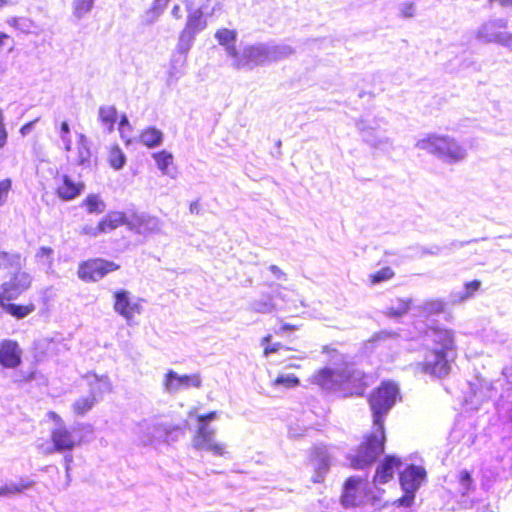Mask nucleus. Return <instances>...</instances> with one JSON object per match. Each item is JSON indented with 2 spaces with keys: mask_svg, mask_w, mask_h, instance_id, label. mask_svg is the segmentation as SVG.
Returning <instances> with one entry per match:
<instances>
[{
  "mask_svg": "<svg viewBox=\"0 0 512 512\" xmlns=\"http://www.w3.org/2000/svg\"><path fill=\"white\" fill-rule=\"evenodd\" d=\"M399 389L392 382H384L372 392L369 398L373 414V431L358 447L354 454L349 455L350 465L354 469H364L373 464L384 451L385 433L384 418L394 406Z\"/></svg>",
  "mask_w": 512,
  "mask_h": 512,
  "instance_id": "nucleus-1",
  "label": "nucleus"
},
{
  "mask_svg": "<svg viewBox=\"0 0 512 512\" xmlns=\"http://www.w3.org/2000/svg\"><path fill=\"white\" fill-rule=\"evenodd\" d=\"M313 382L323 389L349 394L361 393L366 385L362 372L352 367L321 369L313 376Z\"/></svg>",
  "mask_w": 512,
  "mask_h": 512,
  "instance_id": "nucleus-2",
  "label": "nucleus"
},
{
  "mask_svg": "<svg viewBox=\"0 0 512 512\" xmlns=\"http://www.w3.org/2000/svg\"><path fill=\"white\" fill-rule=\"evenodd\" d=\"M415 146L449 164L461 162L467 157V149L448 135L429 134L419 139Z\"/></svg>",
  "mask_w": 512,
  "mask_h": 512,
  "instance_id": "nucleus-3",
  "label": "nucleus"
},
{
  "mask_svg": "<svg viewBox=\"0 0 512 512\" xmlns=\"http://www.w3.org/2000/svg\"><path fill=\"white\" fill-rule=\"evenodd\" d=\"M176 430L178 428L169 423L143 420L135 426L134 433L137 441L146 446L155 441L168 442L171 434Z\"/></svg>",
  "mask_w": 512,
  "mask_h": 512,
  "instance_id": "nucleus-4",
  "label": "nucleus"
},
{
  "mask_svg": "<svg viewBox=\"0 0 512 512\" xmlns=\"http://www.w3.org/2000/svg\"><path fill=\"white\" fill-rule=\"evenodd\" d=\"M196 35L183 29L178 37L177 44L171 60V67L167 79V84L172 85L184 75L183 67L186 64L187 54L192 48Z\"/></svg>",
  "mask_w": 512,
  "mask_h": 512,
  "instance_id": "nucleus-5",
  "label": "nucleus"
},
{
  "mask_svg": "<svg viewBox=\"0 0 512 512\" xmlns=\"http://www.w3.org/2000/svg\"><path fill=\"white\" fill-rule=\"evenodd\" d=\"M49 415L56 422L55 427L51 430V440L56 451H71L81 444L80 431L75 427L68 428L56 413L50 412Z\"/></svg>",
  "mask_w": 512,
  "mask_h": 512,
  "instance_id": "nucleus-6",
  "label": "nucleus"
},
{
  "mask_svg": "<svg viewBox=\"0 0 512 512\" xmlns=\"http://www.w3.org/2000/svg\"><path fill=\"white\" fill-rule=\"evenodd\" d=\"M267 54V44L249 45L241 52L238 51L237 56L231 61L230 65L236 70H252L254 67L268 62Z\"/></svg>",
  "mask_w": 512,
  "mask_h": 512,
  "instance_id": "nucleus-7",
  "label": "nucleus"
},
{
  "mask_svg": "<svg viewBox=\"0 0 512 512\" xmlns=\"http://www.w3.org/2000/svg\"><path fill=\"white\" fill-rule=\"evenodd\" d=\"M453 357L454 354L433 348L427 352L424 362L418 364V366L421 367L424 373L442 378L449 374Z\"/></svg>",
  "mask_w": 512,
  "mask_h": 512,
  "instance_id": "nucleus-8",
  "label": "nucleus"
},
{
  "mask_svg": "<svg viewBox=\"0 0 512 512\" xmlns=\"http://www.w3.org/2000/svg\"><path fill=\"white\" fill-rule=\"evenodd\" d=\"M193 447L197 450L210 452L214 456H225L226 445L216 440V431L208 424L198 425L192 439Z\"/></svg>",
  "mask_w": 512,
  "mask_h": 512,
  "instance_id": "nucleus-9",
  "label": "nucleus"
},
{
  "mask_svg": "<svg viewBox=\"0 0 512 512\" xmlns=\"http://www.w3.org/2000/svg\"><path fill=\"white\" fill-rule=\"evenodd\" d=\"M424 468L411 465L400 475V483L405 495L399 500L402 506H410L414 500V494L425 481Z\"/></svg>",
  "mask_w": 512,
  "mask_h": 512,
  "instance_id": "nucleus-10",
  "label": "nucleus"
},
{
  "mask_svg": "<svg viewBox=\"0 0 512 512\" xmlns=\"http://www.w3.org/2000/svg\"><path fill=\"white\" fill-rule=\"evenodd\" d=\"M507 26L505 19H494L482 24L477 32L476 38L484 43H499L505 47H509L512 41V35L507 32H501Z\"/></svg>",
  "mask_w": 512,
  "mask_h": 512,
  "instance_id": "nucleus-11",
  "label": "nucleus"
},
{
  "mask_svg": "<svg viewBox=\"0 0 512 512\" xmlns=\"http://www.w3.org/2000/svg\"><path fill=\"white\" fill-rule=\"evenodd\" d=\"M357 129L365 143L375 149H384L392 144L391 139L384 130L379 129L377 122L369 120H360L356 124Z\"/></svg>",
  "mask_w": 512,
  "mask_h": 512,
  "instance_id": "nucleus-12",
  "label": "nucleus"
},
{
  "mask_svg": "<svg viewBox=\"0 0 512 512\" xmlns=\"http://www.w3.org/2000/svg\"><path fill=\"white\" fill-rule=\"evenodd\" d=\"M32 278L27 272H17L0 286V305L16 299L31 286Z\"/></svg>",
  "mask_w": 512,
  "mask_h": 512,
  "instance_id": "nucleus-13",
  "label": "nucleus"
},
{
  "mask_svg": "<svg viewBox=\"0 0 512 512\" xmlns=\"http://www.w3.org/2000/svg\"><path fill=\"white\" fill-rule=\"evenodd\" d=\"M202 380L199 374L179 375L174 370H168L164 375L163 388L169 394H175L190 387L199 388Z\"/></svg>",
  "mask_w": 512,
  "mask_h": 512,
  "instance_id": "nucleus-14",
  "label": "nucleus"
},
{
  "mask_svg": "<svg viewBox=\"0 0 512 512\" xmlns=\"http://www.w3.org/2000/svg\"><path fill=\"white\" fill-rule=\"evenodd\" d=\"M119 268L114 262L103 259H94L85 262L79 267V277L85 281H98L107 273L115 271Z\"/></svg>",
  "mask_w": 512,
  "mask_h": 512,
  "instance_id": "nucleus-15",
  "label": "nucleus"
},
{
  "mask_svg": "<svg viewBox=\"0 0 512 512\" xmlns=\"http://www.w3.org/2000/svg\"><path fill=\"white\" fill-rule=\"evenodd\" d=\"M366 485L365 479L361 477L352 476L348 478L341 497L342 504L345 507H350L363 503L366 498Z\"/></svg>",
  "mask_w": 512,
  "mask_h": 512,
  "instance_id": "nucleus-16",
  "label": "nucleus"
},
{
  "mask_svg": "<svg viewBox=\"0 0 512 512\" xmlns=\"http://www.w3.org/2000/svg\"><path fill=\"white\" fill-rule=\"evenodd\" d=\"M114 311L125 318L131 320L136 314H140L142 307L140 299L133 300L131 293L121 289L114 293Z\"/></svg>",
  "mask_w": 512,
  "mask_h": 512,
  "instance_id": "nucleus-17",
  "label": "nucleus"
},
{
  "mask_svg": "<svg viewBox=\"0 0 512 512\" xmlns=\"http://www.w3.org/2000/svg\"><path fill=\"white\" fill-rule=\"evenodd\" d=\"M22 349L18 342L4 339L0 342V365L4 368H17L22 362Z\"/></svg>",
  "mask_w": 512,
  "mask_h": 512,
  "instance_id": "nucleus-18",
  "label": "nucleus"
},
{
  "mask_svg": "<svg viewBox=\"0 0 512 512\" xmlns=\"http://www.w3.org/2000/svg\"><path fill=\"white\" fill-rule=\"evenodd\" d=\"M332 453L326 446H317L312 453V465L315 470L313 481L320 483L328 472L331 464Z\"/></svg>",
  "mask_w": 512,
  "mask_h": 512,
  "instance_id": "nucleus-19",
  "label": "nucleus"
},
{
  "mask_svg": "<svg viewBox=\"0 0 512 512\" xmlns=\"http://www.w3.org/2000/svg\"><path fill=\"white\" fill-rule=\"evenodd\" d=\"M428 336L431 338L434 348L454 354V336L451 330L443 328L431 329L428 332Z\"/></svg>",
  "mask_w": 512,
  "mask_h": 512,
  "instance_id": "nucleus-20",
  "label": "nucleus"
},
{
  "mask_svg": "<svg viewBox=\"0 0 512 512\" xmlns=\"http://www.w3.org/2000/svg\"><path fill=\"white\" fill-rule=\"evenodd\" d=\"M401 466L399 458L394 456L385 457L384 461L378 466L376 474L374 476V482L376 484H385L393 478L396 469Z\"/></svg>",
  "mask_w": 512,
  "mask_h": 512,
  "instance_id": "nucleus-21",
  "label": "nucleus"
},
{
  "mask_svg": "<svg viewBox=\"0 0 512 512\" xmlns=\"http://www.w3.org/2000/svg\"><path fill=\"white\" fill-rule=\"evenodd\" d=\"M73 163L82 168H91L92 166L90 141L82 133L78 135L76 156L73 158Z\"/></svg>",
  "mask_w": 512,
  "mask_h": 512,
  "instance_id": "nucleus-22",
  "label": "nucleus"
},
{
  "mask_svg": "<svg viewBox=\"0 0 512 512\" xmlns=\"http://www.w3.org/2000/svg\"><path fill=\"white\" fill-rule=\"evenodd\" d=\"M215 38L220 45L225 47L227 55L231 58V61H233L238 53V50L235 46L237 32L235 30L222 28L215 33Z\"/></svg>",
  "mask_w": 512,
  "mask_h": 512,
  "instance_id": "nucleus-23",
  "label": "nucleus"
},
{
  "mask_svg": "<svg viewBox=\"0 0 512 512\" xmlns=\"http://www.w3.org/2000/svg\"><path fill=\"white\" fill-rule=\"evenodd\" d=\"M62 179L63 183L58 186L57 194L63 200L74 199L84 189V185L82 183H74L67 175H64Z\"/></svg>",
  "mask_w": 512,
  "mask_h": 512,
  "instance_id": "nucleus-24",
  "label": "nucleus"
},
{
  "mask_svg": "<svg viewBox=\"0 0 512 512\" xmlns=\"http://www.w3.org/2000/svg\"><path fill=\"white\" fill-rule=\"evenodd\" d=\"M188 16L185 27L183 29L197 35L206 28V20L201 9L190 10L188 8Z\"/></svg>",
  "mask_w": 512,
  "mask_h": 512,
  "instance_id": "nucleus-25",
  "label": "nucleus"
},
{
  "mask_svg": "<svg viewBox=\"0 0 512 512\" xmlns=\"http://www.w3.org/2000/svg\"><path fill=\"white\" fill-rule=\"evenodd\" d=\"M268 287L273 290V294L271 295L274 297V300H281L284 304V307H287L288 309H297V302H299L301 307L306 306L302 299H291L288 297V295L284 291H293L291 288L284 287L280 284H268Z\"/></svg>",
  "mask_w": 512,
  "mask_h": 512,
  "instance_id": "nucleus-26",
  "label": "nucleus"
},
{
  "mask_svg": "<svg viewBox=\"0 0 512 512\" xmlns=\"http://www.w3.org/2000/svg\"><path fill=\"white\" fill-rule=\"evenodd\" d=\"M90 386V392L95 396L112 390V385L108 376H98L96 374H87L85 376Z\"/></svg>",
  "mask_w": 512,
  "mask_h": 512,
  "instance_id": "nucleus-27",
  "label": "nucleus"
},
{
  "mask_svg": "<svg viewBox=\"0 0 512 512\" xmlns=\"http://www.w3.org/2000/svg\"><path fill=\"white\" fill-rule=\"evenodd\" d=\"M164 135L161 130L155 127L144 129L140 136L139 142L148 148H155L162 144Z\"/></svg>",
  "mask_w": 512,
  "mask_h": 512,
  "instance_id": "nucleus-28",
  "label": "nucleus"
},
{
  "mask_svg": "<svg viewBox=\"0 0 512 512\" xmlns=\"http://www.w3.org/2000/svg\"><path fill=\"white\" fill-rule=\"evenodd\" d=\"M481 282L479 280H473L464 285L460 291L451 293L450 302L457 304L466 301L471 298L480 288Z\"/></svg>",
  "mask_w": 512,
  "mask_h": 512,
  "instance_id": "nucleus-29",
  "label": "nucleus"
},
{
  "mask_svg": "<svg viewBox=\"0 0 512 512\" xmlns=\"http://www.w3.org/2000/svg\"><path fill=\"white\" fill-rule=\"evenodd\" d=\"M34 482L29 479H20L18 482H9L0 486V497H12L31 488Z\"/></svg>",
  "mask_w": 512,
  "mask_h": 512,
  "instance_id": "nucleus-30",
  "label": "nucleus"
},
{
  "mask_svg": "<svg viewBox=\"0 0 512 512\" xmlns=\"http://www.w3.org/2000/svg\"><path fill=\"white\" fill-rule=\"evenodd\" d=\"M252 311L262 314H269L276 310L282 309L274 301V297L271 294L264 295L262 298L254 300L250 304Z\"/></svg>",
  "mask_w": 512,
  "mask_h": 512,
  "instance_id": "nucleus-31",
  "label": "nucleus"
},
{
  "mask_svg": "<svg viewBox=\"0 0 512 512\" xmlns=\"http://www.w3.org/2000/svg\"><path fill=\"white\" fill-rule=\"evenodd\" d=\"M267 53L268 62H274L289 57L294 53V49L287 44H267Z\"/></svg>",
  "mask_w": 512,
  "mask_h": 512,
  "instance_id": "nucleus-32",
  "label": "nucleus"
},
{
  "mask_svg": "<svg viewBox=\"0 0 512 512\" xmlns=\"http://www.w3.org/2000/svg\"><path fill=\"white\" fill-rule=\"evenodd\" d=\"M99 121L107 128L108 132H112L117 120V110L115 106H101L98 111Z\"/></svg>",
  "mask_w": 512,
  "mask_h": 512,
  "instance_id": "nucleus-33",
  "label": "nucleus"
},
{
  "mask_svg": "<svg viewBox=\"0 0 512 512\" xmlns=\"http://www.w3.org/2000/svg\"><path fill=\"white\" fill-rule=\"evenodd\" d=\"M153 159L156 162L158 169L162 172L163 175H168L173 177L170 166L173 164V155L166 150H162L160 152L154 153L152 155Z\"/></svg>",
  "mask_w": 512,
  "mask_h": 512,
  "instance_id": "nucleus-34",
  "label": "nucleus"
},
{
  "mask_svg": "<svg viewBox=\"0 0 512 512\" xmlns=\"http://www.w3.org/2000/svg\"><path fill=\"white\" fill-rule=\"evenodd\" d=\"M101 229L104 233L112 231L125 223V214L122 212H110L101 221Z\"/></svg>",
  "mask_w": 512,
  "mask_h": 512,
  "instance_id": "nucleus-35",
  "label": "nucleus"
},
{
  "mask_svg": "<svg viewBox=\"0 0 512 512\" xmlns=\"http://www.w3.org/2000/svg\"><path fill=\"white\" fill-rule=\"evenodd\" d=\"M96 403V396L90 392L89 396L77 399L73 405V411L78 415H84L90 411Z\"/></svg>",
  "mask_w": 512,
  "mask_h": 512,
  "instance_id": "nucleus-36",
  "label": "nucleus"
},
{
  "mask_svg": "<svg viewBox=\"0 0 512 512\" xmlns=\"http://www.w3.org/2000/svg\"><path fill=\"white\" fill-rule=\"evenodd\" d=\"M7 313L11 314L12 316L22 319L29 315L31 312L34 311V305H17L12 303H5L4 305H0Z\"/></svg>",
  "mask_w": 512,
  "mask_h": 512,
  "instance_id": "nucleus-37",
  "label": "nucleus"
},
{
  "mask_svg": "<svg viewBox=\"0 0 512 512\" xmlns=\"http://www.w3.org/2000/svg\"><path fill=\"white\" fill-rule=\"evenodd\" d=\"M83 205L86 206L87 211L90 214H100L106 208L104 201L95 194L88 195L84 200Z\"/></svg>",
  "mask_w": 512,
  "mask_h": 512,
  "instance_id": "nucleus-38",
  "label": "nucleus"
},
{
  "mask_svg": "<svg viewBox=\"0 0 512 512\" xmlns=\"http://www.w3.org/2000/svg\"><path fill=\"white\" fill-rule=\"evenodd\" d=\"M411 300L410 299H397V301L387 308L386 314L389 317H400L407 313L410 308Z\"/></svg>",
  "mask_w": 512,
  "mask_h": 512,
  "instance_id": "nucleus-39",
  "label": "nucleus"
},
{
  "mask_svg": "<svg viewBox=\"0 0 512 512\" xmlns=\"http://www.w3.org/2000/svg\"><path fill=\"white\" fill-rule=\"evenodd\" d=\"M93 6L94 0H75L73 2V15L80 20L92 10Z\"/></svg>",
  "mask_w": 512,
  "mask_h": 512,
  "instance_id": "nucleus-40",
  "label": "nucleus"
},
{
  "mask_svg": "<svg viewBox=\"0 0 512 512\" xmlns=\"http://www.w3.org/2000/svg\"><path fill=\"white\" fill-rule=\"evenodd\" d=\"M458 491L462 496H467L473 490V480L467 471H461L458 476Z\"/></svg>",
  "mask_w": 512,
  "mask_h": 512,
  "instance_id": "nucleus-41",
  "label": "nucleus"
},
{
  "mask_svg": "<svg viewBox=\"0 0 512 512\" xmlns=\"http://www.w3.org/2000/svg\"><path fill=\"white\" fill-rule=\"evenodd\" d=\"M108 160L111 167H113L116 170H119L125 165L126 157L118 146H114L111 148L109 152Z\"/></svg>",
  "mask_w": 512,
  "mask_h": 512,
  "instance_id": "nucleus-42",
  "label": "nucleus"
},
{
  "mask_svg": "<svg viewBox=\"0 0 512 512\" xmlns=\"http://www.w3.org/2000/svg\"><path fill=\"white\" fill-rule=\"evenodd\" d=\"M7 24L23 33H29L33 26V22L25 17H11L7 20Z\"/></svg>",
  "mask_w": 512,
  "mask_h": 512,
  "instance_id": "nucleus-43",
  "label": "nucleus"
},
{
  "mask_svg": "<svg viewBox=\"0 0 512 512\" xmlns=\"http://www.w3.org/2000/svg\"><path fill=\"white\" fill-rule=\"evenodd\" d=\"M496 390L497 388L494 386V384L488 381H483L480 383L479 390L474 391L473 396L479 400H483L485 398H492L494 394L493 392Z\"/></svg>",
  "mask_w": 512,
  "mask_h": 512,
  "instance_id": "nucleus-44",
  "label": "nucleus"
},
{
  "mask_svg": "<svg viewBox=\"0 0 512 512\" xmlns=\"http://www.w3.org/2000/svg\"><path fill=\"white\" fill-rule=\"evenodd\" d=\"M59 136L64 145V150L67 152L71 151L72 140L70 136V127L66 121L62 122L60 125Z\"/></svg>",
  "mask_w": 512,
  "mask_h": 512,
  "instance_id": "nucleus-45",
  "label": "nucleus"
},
{
  "mask_svg": "<svg viewBox=\"0 0 512 512\" xmlns=\"http://www.w3.org/2000/svg\"><path fill=\"white\" fill-rule=\"evenodd\" d=\"M141 226L145 231L157 232L161 228V224L158 218L150 216L140 217Z\"/></svg>",
  "mask_w": 512,
  "mask_h": 512,
  "instance_id": "nucleus-46",
  "label": "nucleus"
},
{
  "mask_svg": "<svg viewBox=\"0 0 512 512\" xmlns=\"http://www.w3.org/2000/svg\"><path fill=\"white\" fill-rule=\"evenodd\" d=\"M422 310L426 314H437L444 310V304L441 300H430L422 305Z\"/></svg>",
  "mask_w": 512,
  "mask_h": 512,
  "instance_id": "nucleus-47",
  "label": "nucleus"
},
{
  "mask_svg": "<svg viewBox=\"0 0 512 512\" xmlns=\"http://www.w3.org/2000/svg\"><path fill=\"white\" fill-rule=\"evenodd\" d=\"M299 380L293 374L280 375L274 380V385H283L287 388L298 385Z\"/></svg>",
  "mask_w": 512,
  "mask_h": 512,
  "instance_id": "nucleus-48",
  "label": "nucleus"
},
{
  "mask_svg": "<svg viewBox=\"0 0 512 512\" xmlns=\"http://www.w3.org/2000/svg\"><path fill=\"white\" fill-rule=\"evenodd\" d=\"M162 15L160 11H157L155 7L151 6L142 16V22L144 25L154 24L159 17Z\"/></svg>",
  "mask_w": 512,
  "mask_h": 512,
  "instance_id": "nucleus-49",
  "label": "nucleus"
},
{
  "mask_svg": "<svg viewBox=\"0 0 512 512\" xmlns=\"http://www.w3.org/2000/svg\"><path fill=\"white\" fill-rule=\"evenodd\" d=\"M11 187L12 181L10 179L7 178L0 181V206L7 202Z\"/></svg>",
  "mask_w": 512,
  "mask_h": 512,
  "instance_id": "nucleus-50",
  "label": "nucleus"
},
{
  "mask_svg": "<svg viewBox=\"0 0 512 512\" xmlns=\"http://www.w3.org/2000/svg\"><path fill=\"white\" fill-rule=\"evenodd\" d=\"M393 275V270L390 267H385L372 275V283H380L382 281L389 280Z\"/></svg>",
  "mask_w": 512,
  "mask_h": 512,
  "instance_id": "nucleus-51",
  "label": "nucleus"
},
{
  "mask_svg": "<svg viewBox=\"0 0 512 512\" xmlns=\"http://www.w3.org/2000/svg\"><path fill=\"white\" fill-rule=\"evenodd\" d=\"M399 10L404 18H411L415 15L416 7L413 2H404L400 4Z\"/></svg>",
  "mask_w": 512,
  "mask_h": 512,
  "instance_id": "nucleus-52",
  "label": "nucleus"
},
{
  "mask_svg": "<svg viewBox=\"0 0 512 512\" xmlns=\"http://www.w3.org/2000/svg\"><path fill=\"white\" fill-rule=\"evenodd\" d=\"M476 437L475 429L472 426H469L459 441L465 446H471L475 443Z\"/></svg>",
  "mask_w": 512,
  "mask_h": 512,
  "instance_id": "nucleus-53",
  "label": "nucleus"
},
{
  "mask_svg": "<svg viewBox=\"0 0 512 512\" xmlns=\"http://www.w3.org/2000/svg\"><path fill=\"white\" fill-rule=\"evenodd\" d=\"M52 254H53V250L51 248L41 247L36 253V258H38L40 261L45 260V263L51 264Z\"/></svg>",
  "mask_w": 512,
  "mask_h": 512,
  "instance_id": "nucleus-54",
  "label": "nucleus"
},
{
  "mask_svg": "<svg viewBox=\"0 0 512 512\" xmlns=\"http://www.w3.org/2000/svg\"><path fill=\"white\" fill-rule=\"evenodd\" d=\"M8 139V133L4 124V114L3 111L0 109V149L3 148Z\"/></svg>",
  "mask_w": 512,
  "mask_h": 512,
  "instance_id": "nucleus-55",
  "label": "nucleus"
},
{
  "mask_svg": "<svg viewBox=\"0 0 512 512\" xmlns=\"http://www.w3.org/2000/svg\"><path fill=\"white\" fill-rule=\"evenodd\" d=\"M81 233L84 234V235H89V236L96 237L100 233H104V232L101 229V222H99V224L97 226H92V225H85V226H83L82 230H81Z\"/></svg>",
  "mask_w": 512,
  "mask_h": 512,
  "instance_id": "nucleus-56",
  "label": "nucleus"
},
{
  "mask_svg": "<svg viewBox=\"0 0 512 512\" xmlns=\"http://www.w3.org/2000/svg\"><path fill=\"white\" fill-rule=\"evenodd\" d=\"M268 269L276 279L283 281L287 280V274L277 265H270Z\"/></svg>",
  "mask_w": 512,
  "mask_h": 512,
  "instance_id": "nucleus-57",
  "label": "nucleus"
},
{
  "mask_svg": "<svg viewBox=\"0 0 512 512\" xmlns=\"http://www.w3.org/2000/svg\"><path fill=\"white\" fill-rule=\"evenodd\" d=\"M218 416V413L216 411H213V412H210L208 414H205V415H199L197 420H198V425H202L204 423L208 424L209 422L215 420Z\"/></svg>",
  "mask_w": 512,
  "mask_h": 512,
  "instance_id": "nucleus-58",
  "label": "nucleus"
},
{
  "mask_svg": "<svg viewBox=\"0 0 512 512\" xmlns=\"http://www.w3.org/2000/svg\"><path fill=\"white\" fill-rule=\"evenodd\" d=\"M125 128H128V130H132V127L129 123L127 116L122 115L120 122H119V132H120L122 138H125Z\"/></svg>",
  "mask_w": 512,
  "mask_h": 512,
  "instance_id": "nucleus-59",
  "label": "nucleus"
},
{
  "mask_svg": "<svg viewBox=\"0 0 512 512\" xmlns=\"http://www.w3.org/2000/svg\"><path fill=\"white\" fill-rule=\"evenodd\" d=\"M37 121H38V119H35V120L30 121V122L26 123L25 125H23L20 129V134L22 136H26V135L30 134L32 132V130L34 129V126Z\"/></svg>",
  "mask_w": 512,
  "mask_h": 512,
  "instance_id": "nucleus-60",
  "label": "nucleus"
},
{
  "mask_svg": "<svg viewBox=\"0 0 512 512\" xmlns=\"http://www.w3.org/2000/svg\"><path fill=\"white\" fill-rule=\"evenodd\" d=\"M169 2L170 0H154L152 6L155 7L157 11H160L163 14Z\"/></svg>",
  "mask_w": 512,
  "mask_h": 512,
  "instance_id": "nucleus-61",
  "label": "nucleus"
},
{
  "mask_svg": "<svg viewBox=\"0 0 512 512\" xmlns=\"http://www.w3.org/2000/svg\"><path fill=\"white\" fill-rule=\"evenodd\" d=\"M281 348H283V346L280 343H275V344H272V345H267L264 348V354L265 355H269L271 353L279 351Z\"/></svg>",
  "mask_w": 512,
  "mask_h": 512,
  "instance_id": "nucleus-62",
  "label": "nucleus"
},
{
  "mask_svg": "<svg viewBox=\"0 0 512 512\" xmlns=\"http://www.w3.org/2000/svg\"><path fill=\"white\" fill-rule=\"evenodd\" d=\"M171 15L175 18V19H181L182 18V12H181V8L179 5H174L172 10H171Z\"/></svg>",
  "mask_w": 512,
  "mask_h": 512,
  "instance_id": "nucleus-63",
  "label": "nucleus"
},
{
  "mask_svg": "<svg viewBox=\"0 0 512 512\" xmlns=\"http://www.w3.org/2000/svg\"><path fill=\"white\" fill-rule=\"evenodd\" d=\"M9 39L10 36L8 34L0 32V47H3Z\"/></svg>",
  "mask_w": 512,
  "mask_h": 512,
  "instance_id": "nucleus-64",
  "label": "nucleus"
}]
</instances>
